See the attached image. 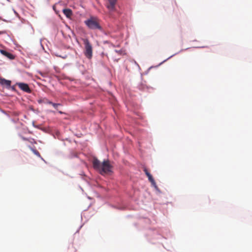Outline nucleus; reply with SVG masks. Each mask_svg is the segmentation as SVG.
<instances>
[{"label":"nucleus","instance_id":"f257e3e1","mask_svg":"<svg viewBox=\"0 0 252 252\" xmlns=\"http://www.w3.org/2000/svg\"><path fill=\"white\" fill-rule=\"evenodd\" d=\"M92 163L94 168L97 170L101 175L111 172L112 166L108 160H104L101 162L96 158H94Z\"/></svg>","mask_w":252,"mask_h":252},{"label":"nucleus","instance_id":"7ed1b4c3","mask_svg":"<svg viewBox=\"0 0 252 252\" xmlns=\"http://www.w3.org/2000/svg\"><path fill=\"white\" fill-rule=\"evenodd\" d=\"M83 42L85 45L84 55L90 59L93 56V47L88 39H84Z\"/></svg>","mask_w":252,"mask_h":252},{"label":"nucleus","instance_id":"9d476101","mask_svg":"<svg viewBox=\"0 0 252 252\" xmlns=\"http://www.w3.org/2000/svg\"><path fill=\"white\" fill-rule=\"evenodd\" d=\"M51 105H52L56 109L58 110V107L59 106H61V104L52 102Z\"/></svg>","mask_w":252,"mask_h":252},{"label":"nucleus","instance_id":"4468645a","mask_svg":"<svg viewBox=\"0 0 252 252\" xmlns=\"http://www.w3.org/2000/svg\"><path fill=\"white\" fill-rule=\"evenodd\" d=\"M22 140H25V141H28V139L27 138H26L25 137H22Z\"/></svg>","mask_w":252,"mask_h":252},{"label":"nucleus","instance_id":"f03ea898","mask_svg":"<svg viewBox=\"0 0 252 252\" xmlns=\"http://www.w3.org/2000/svg\"><path fill=\"white\" fill-rule=\"evenodd\" d=\"M85 24L87 27L92 30H102V28L99 25L98 19L94 17H91L90 19L85 21Z\"/></svg>","mask_w":252,"mask_h":252},{"label":"nucleus","instance_id":"f8f14e48","mask_svg":"<svg viewBox=\"0 0 252 252\" xmlns=\"http://www.w3.org/2000/svg\"><path fill=\"white\" fill-rule=\"evenodd\" d=\"M43 101L45 103H47V104H51L52 103V101L49 100L48 99H44L43 100Z\"/></svg>","mask_w":252,"mask_h":252},{"label":"nucleus","instance_id":"2eb2a0df","mask_svg":"<svg viewBox=\"0 0 252 252\" xmlns=\"http://www.w3.org/2000/svg\"><path fill=\"white\" fill-rule=\"evenodd\" d=\"M59 113H60V114H63V113L62 111H59Z\"/></svg>","mask_w":252,"mask_h":252},{"label":"nucleus","instance_id":"20e7f679","mask_svg":"<svg viewBox=\"0 0 252 252\" xmlns=\"http://www.w3.org/2000/svg\"><path fill=\"white\" fill-rule=\"evenodd\" d=\"M16 85L21 90L25 92L28 93H30L31 92V90L27 84L24 83H17Z\"/></svg>","mask_w":252,"mask_h":252},{"label":"nucleus","instance_id":"423d86ee","mask_svg":"<svg viewBox=\"0 0 252 252\" xmlns=\"http://www.w3.org/2000/svg\"><path fill=\"white\" fill-rule=\"evenodd\" d=\"M143 170H144L145 174L146 175V176L148 178V179H149V181L151 183L152 185L154 187L157 188V186L156 183L154 178H153L152 175L149 172V171L147 170V169L145 167L144 168Z\"/></svg>","mask_w":252,"mask_h":252},{"label":"nucleus","instance_id":"6e6552de","mask_svg":"<svg viewBox=\"0 0 252 252\" xmlns=\"http://www.w3.org/2000/svg\"><path fill=\"white\" fill-rule=\"evenodd\" d=\"M0 52L5 57H7L9 59H13L14 58V55L12 54L6 52L5 50H0Z\"/></svg>","mask_w":252,"mask_h":252},{"label":"nucleus","instance_id":"1a4fd4ad","mask_svg":"<svg viewBox=\"0 0 252 252\" xmlns=\"http://www.w3.org/2000/svg\"><path fill=\"white\" fill-rule=\"evenodd\" d=\"M64 14L67 17L70 18L72 15V12L71 10L69 9H64L63 10Z\"/></svg>","mask_w":252,"mask_h":252},{"label":"nucleus","instance_id":"9b49d317","mask_svg":"<svg viewBox=\"0 0 252 252\" xmlns=\"http://www.w3.org/2000/svg\"><path fill=\"white\" fill-rule=\"evenodd\" d=\"M32 151L33 152V153L36 155V156H37L38 157H40V155L39 154V153L36 150H35V149H31Z\"/></svg>","mask_w":252,"mask_h":252},{"label":"nucleus","instance_id":"ddd939ff","mask_svg":"<svg viewBox=\"0 0 252 252\" xmlns=\"http://www.w3.org/2000/svg\"><path fill=\"white\" fill-rule=\"evenodd\" d=\"M115 52H116V53H117L119 54H121V53H122V51H121V50L118 51V50H115Z\"/></svg>","mask_w":252,"mask_h":252},{"label":"nucleus","instance_id":"0eeeda50","mask_svg":"<svg viewBox=\"0 0 252 252\" xmlns=\"http://www.w3.org/2000/svg\"><path fill=\"white\" fill-rule=\"evenodd\" d=\"M0 84L3 86L9 87L11 85V81L4 78H0Z\"/></svg>","mask_w":252,"mask_h":252},{"label":"nucleus","instance_id":"39448f33","mask_svg":"<svg viewBox=\"0 0 252 252\" xmlns=\"http://www.w3.org/2000/svg\"><path fill=\"white\" fill-rule=\"evenodd\" d=\"M117 0H108L106 3V7L111 11H114L115 10V5Z\"/></svg>","mask_w":252,"mask_h":252}]
</instances>
